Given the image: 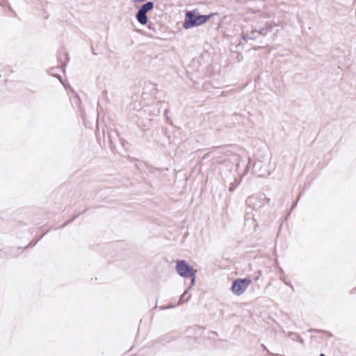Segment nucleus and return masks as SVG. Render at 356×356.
I'll return each mask as SVG.
<instances>
[{
  "instance_id": "f257e3e1",
  "label": "nucleus",
  "mask_w": 356,
  "mask_h": 356,
  "mask_svg": "<svg viewBox=\"0 0 356 356\" xmlns=\"http://www.w3.org/2000/svg\"><path fill=\"white\" fill-rule=\"evenodd\" d=\"M214 15V13H211L209 15H200L199 13H195V10L187 11L185 14L183 28L188 29L192 27L200 26L207 22Z\"/></svg>"
},
{
  "instance_id": "f03ea898",
  "label": "nucleus",
  "mask_w": 356,
  "mask_h": 356,
  "mask_svg": "<svg viewBox=\"0 0 356 356\" xmlns=\"http://www.w3.org/2000/svg\"><path fill=\"white\" fill-rule=\"evenodd\" d=\"M175 269L179 276L191 278V286L188 288L190 289L195 284L196 270H194L185 260H177Z\"/></svg>"
},
{
  "instance_id": "7ed1b4c3",
  "label": "nucleus",
  "mask_w": 356,
  "mask_h": 356,
  "mask_svg": "<svg viewBox=\"0 0 356 356\" xmlns=\"http://www.w3.org/2000/svg\"><path fill=\"white\" fill-rule=\"evenodd\" d=\"M251 282V280L248 278L236 279L232 282V291L236 296H241L246 291Z\"/></svg>"
},
{
  "instance_id": "20e7f679",
  "label": "nucleus",
  "mask_w": 356,
  "mask_h": 356,
  "mask_svg": "<svg viewBox=\"0 0 356 356\" xmlns=\"http://www.w3.org/2000/svg\"><path fill=\"white\" fill-rule=\"evenodd\" d=\"M154 8V2L147 1L143 4L136 15L137 21L142 25L147 23V13Z\"/></svg>"
},
{
  "instance_id": "39448f33",
  "label": "nucleus",
  "mask_w": 356,
  "mask_h": 356,
  "mask_svg": "<svg viewBox=\"0 0 356 356\" xmlns=\"http://www.w3.org/2000/svg\"><path fill=\"white\" fill-rule=\"evenodd\" d=\"M245 205L251 211H256L261 207V200L254 196H249L245 200Z\"/></svg>"
},
{
  "instance_id": "423d86ee",
  "label": "nucleus",
  "mask_w": 356,
  "mask_h": 356,
  "mask_svg": "<svg viewBox=\"0 0 356 356\" xmlns=\"http://www.w3.org/2000/svg\"><path fill=\"white\" fill-rule=\"evenodd\" d=\"M271 28H272L271 24H269L268 22H267L266 24V26L261 29L260 30H259V31L252 30L251 34L252 35L258 34L261 36H266L270 31Z\"/></svg>"
},
{
  "instance_id": "0eeeda50",
  "label": "nucleus",
  "mask_w": 356,
  "mask_h": 356,
  "mask_svg": "<svg viewBox=\"0 0 356 356\" xmlns=\"http://www.w3.org/2000/svg\"><path fill=\"white\" fill-rule=\"evenodd\" d=\"M252 211L250 209H248V207L246 206L245 210V220H254V216L252 214Z\"/></svg>"
},
{
  "instance_id": "6e6552de",
  "label": "nucleus",
  "mask_w": 356,
  "mask_h": 356,
  "mask_svg": "<svg viewBox=\"0 0 356 356\" xmlns=\"http://www.w3.org/2000/svg\"><path fill=\"white\" fill-rule=\"evenodd\" d=\"M241 181V178H240L239 179H235L234 181L230 184L229 191L230 192H233L236 189V188L240 184Z\"/></svg>"
},
{
  "instance_id": "1a4fd4ad",
  "label": "nucleus",
  "mask_w": 356,
  "mask_h": 356,
  "mask_svg": "<svg viewBox=\"0 0 356 356\" xmlns=\"http://www.w3.org/2000/svg\"><path fill=\"white\" fill-rule=\"evenodd\" d=\"M289 337L293 341H300V342L302 341V340L301 339L300 337L298 334H296L295 332H289Z\"/></svg>"
},
{
  "instance_id": "9d476101",
  "label": "nucleus",
  "mask_w": 356,
  "mask_h": 356,
  "mask_svg": "<svg viewBox=\"0 0 356 356\" xmlns=\"http://www.w3.org/2000/svg\"><path fill=\"white\" fill-rule=\"evenodd\" d=\"M242 38L244 41L248 42L249 40H255L256 37H252L250 35V33H243Z\"/></svg>"
},
{
  "instance_id": "9b49d317",
  "label": "nucleus",
  "mask_w": 356,
  "mask_h": 356,
  "mask_svg": "<svg viewBox=\"0 0 356 356\" xmlns=\"http://www.w3.org/2000/svg\"><path fill=\"white\" fill-rule=\"evenodd\" d=\"M79 216L78 215H76L74 216L72 219L67 220V222H65L63 225V227H65L67 225H68L69 223H70L71 222H72L77 216Z\"/></svg>"
},
{
  "instance_id": "f8f14e48",
  "label": "nucleus",
  "mask_w": 356,
  "mask_h": 356,
  "mask_svg": "<svg viewBox=\"0 0 356 356\" xmlns=\"http://www.w3.org/2000/svg\"><path fill=\"white\" fill-rule=\"evenodd\" d=\"M211 153H212V152H208V153L205 154L204 155V156H203V159H207V158L209 157V156H211Z\"/></svg>"
},
{
  "instance_id": "ddd939ff",
  "label": "nucleus",
  "mask_w": 356,
  "mask_h": 356,
  "mask_svg": "<svg viewBox=\"0 0 356 356\" xmlns=\"http://www.w3.org/2000/svg\"><path fill=\"white\" fill-rule=\"evenodd\" d=\"M145 1V0H132V1L134 2V3H141V2H143Z\"/></svg>"
},
{
  "instance_id": "4468645a",
  "label": "nucleus",
  "mask_w": 356,
  "mask_h": 356,
  "mask_svg": "<svg viewBox=\"0 0 356 356\" xmlns=\"http://www.w3.org/2000/svg\"><path fill=\"white\" fill-rule=\"evenodd\" d=\"M250 35L252 36V37H256V39H257L259 35H258V34L252 35L251 34V31H250Z\"/></svg>"
},
{
  "instance_id": "2eb2a0df",
  "label": "nucleus",
  "mask_w": 356,
  "mask_h": 356,
  "mask_svg": "<svg viewBox=\"0 0 356 356\" xmlns=\"http://www.w3.org/2000/svg\"><path fill=\"white\" fill-rule=\"evenodd\" d=\"M213 159H215V158H218V156H216V155H213Z\"/></svg>"
},
{
  "instance_id": "dca6fc26",
  "label": "nucleus",
  "mask_w": 356,
  "mask_h": 356,
  "mask_svg": "<svg viewBox=\"0 0 356 356\" xmlns=\"http://www.w3.org/2000/svg\"><path fill=\"white\" fill-rule=\"evenodd\" d=\"M259 163H255L254 164V168H256L257 166V165H259Z\"/></svg>"
}]
</instances>
